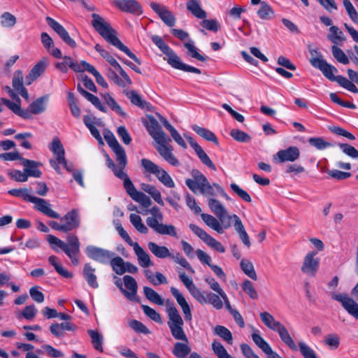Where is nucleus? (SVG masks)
Masks as SVG:
<instances>
[{
    "label": "nucleus",
    "mask_w": 358,
    "mask_h": 358,
    "mask_svg": "<svg viewBox=\"0 0 358 358\" xmlns=\"http://www.w3.org/2000/svg\"><path fill=\"white\" fill-rule=\"evenodd\" d=\"M31 203H34V208L36 210L46 216L51 218L60 219V223L55 221H50L48 222L49 226L54 230L67 233L80 227V220L78 210L76 209L69 211L64 217H60L58 213L51 209L50 203L45 199L34 196Z\"/></svg>",
    "instance_id": "f257e3e1"
},
{
    "label": "nucleus",
    "mask_w": 358,
    "mask_h": 358,
    "mask_svg": "<svg viewBox=\"0 0 358 358\" xmlns=\"http://www.w3.org/2000/svg\"><path fill=\"white\" fill-rule=\"evenodd\" d=\"M166 312L168 315V326L173 337L182 342H176L173 345L172 354L177 358H186L191 352L189 340L183 330V320L173 302L167 301Z\"/></svg>",
    "instance_id": "f03ea898"
},
{
    "label": "nucleus",
    "mask_w": 358,
    "mask_h": 358,
    "mask_svg": "<svg viewBox=\"0 0 358 358\" xmlns=\"http://www.w3.org/2000/svg\"><path fill=\"white\" fill-rule=\"evenodd\" d=\"M152 41L158 47V48L166 56L167 63L176 69L183 71L185 72L194 73L201 74L200 69L184 64L180 57L163 41V39L157 36H152Z\"/></svg>",
    "instance_id": "7ed1b4c3"
},
{
    "label": "nucleus",
    "mask_w": 358,
    "mask_h": 358,
    "mask_svg": "<svg viewBox=\"0 0 358 358\" xmlns=\"http://www.w3.org/2000/svg\"><path fill=\"white\" fill-rule=\"evenodd\" d=\"M95 30L110 44L114 45L120 50L124 52L138 65L141 64L140 59L117 38L116 31L110 24H92Z\"/></svg>",
    "instance_id": "20e7f679"
},
{
    "label": "nucleus",
    "mask_w": 358,
    "mask_h": 358,
    "mask_svg": "<svg viewBox=\"0 0 358 358\" xmlns=\"http://www.w3.org/2000/svg\"><path fill=\"white\" fill-rule=\"evenodd\" d=\"M192 178H187L185 180L186 185L194 193L198 192L201 194L212 198L216 195L213 185L208 181L206 177L199 170L193 169L191 171Z\"/></svg>",
    "instance_id": "39448f33"
},
{
    "label": "nucleus",
    "mask_w": 358,
    "mask_h": 358,
    "mask_svg": "<svg viewBox=\"0 0 358 358\" xmlns=\"http://www.w3.org/2000/svg\"><path fill=\"white\" fill-rule=\"evenodd\" d=\"M313 67L320 69L324 76L331 81H336L338 84L348 91L357 93L358 88L356 85L351 83L348 78L343 76H334V73L337 72V69L334 66L328 64L325 60H315L313 62Z\"/></svg>",
    "instance_id": "423d86ee"
},
{
    "label": "nucleus",
    "mask_w": 358,
    "mask_h": 358,
    "mask_svg": "<svg viewBox=\"0 0 358 358\" xmlns=\"http://www.w3.org/2000/svg\"><path fill=\"white\" fill-rule=\"evenodd\" d=\"M141 164L144 169L145 172L154 174L157 178L166 187L173 188L175 187V183L169 175V173L160 168L158 165L148 159H142Z\"/></svg>",
    "instance_id": "0eeeda50"
},
{
    "label": "nucleus",
    "mask_w": 358,
    "mask_h": 358,
    "mask_svg": "<svg viewBox=\"0 0 358 358\" xmlns=\"http://www.w3.org/2000/svg\"><path fill=\"white\" fill-rule=\"evenodd\" d=\"M189 229L192 232L201 238L208 246L220 253L225 252V248L222 244L209 235L206 231L194 224H189Z\"/></svg>",
    "instance_id": "6e6552de"
},
{
    "label": "nucleus",
    "mask_w": 358,
    "mask_h": 358,
    "mask_svg": "<svg viewBox=\"0 0 358 358\" xmlns=\"http://www.w3.org/2000/svg\"><path fill=\"white\" fill-rule=\"evenodd\" d=\"M332 299L340 302L347 313L358 320V303L345 293L332 294Z\"/></svg>",
    "instance_id": "1a4fd4ad"
},
{
    "label": "nucleus",
    "mask_w": 358,
    "mask_h": 358,
    "mask_svg": "<svg viewBox=\"0 0 358 358\" xmlns=\"http://www.w3.org/2000/svg\"><path fill=\"white\" fill-rule=\"evenodd\" d=\"M86 254L89 258L103 264H108L115 255L112 251L93 245L86 248Z\"/></svg>",
    "instance_id": "9d476101"
},
{
    "label": "nucleus",
    "mask_w": 358,
    "mask_h": 358,
    "mask_svg": "<svg viewBox=\"0 0 358 358\" xmlns=\"http://www.w3.org/2000/svg\"><path fill=\"white\" fill-rule=\"evenodd\" d=\"M317 254V252L311 251L306 255L301 267V271L303 273L312 277L315 276L320 266V259L316 257Z\"/></svg>",
    "instance_id": "9b49d317"
},
{
    "label": "nucleus",
    "mask_w": 358,
    "mask_h": 358,
    "mask_svg": "<svg viewBox=\"0 0 358 358\" xmlns=\"http://www.w3.org/2000/svg\"><path fill=\"white\" fill-rule=\"evenodd\" d=\"M113 5L122 12L134 15H141L143 13V7L137 0H113Z\"/></svg>",
    "instance_id": "f8f14e48"
},
{
    "label": "nucleus",
    "mask_w": 358,
    "mask_h": 358,
    "mask_svg": "<svg viewBox=\"0 0 358 358\" xmlns=\"http://www.w3.org/2000/svg\"><path fill=\"white\" fill-rule=\"evenodd\" d=\"M162 142L156 141L158 144V146L156 147V149L159 152V155L170 164L178 166L179 165V161L176 159V157L173 154L172 151L173 150V147L169 145V142H171V138L167 136L164 138Z\"/></svg>",
    "instance_id": "ddd939ff"
},
{
    "label": "nucleus",
    "mask_w": 358,
    "mask_h": 358,
    "mask_svg": "<svg viewBox=\"0 0 358 358\" xmlns=\"http://www.w3.org/2000/svg\"><path fill=\"white\" fill-rule=\"evenodd\" d=\"M201 217L208 227L218 234H223L224 229H229L231 225V220L224 219V221H221L210 214L202 213Z\"/></svg>",
    "instance_id": "4468645a"
},
{
    "label": "nucleus",
    "mask_w": 358,
    "mask_h": 358,
    "mask_svg": "<svg viewBox=\"0 0 358 358\" xmlns=\"http://www.w3.org/2000/svg\"><path fill=\"white\" fill-rule=\"evenodd\" d=\"M146 223L148 227L158 234L178 238L176 229L173 224H164L162 222H158L157 219L150 217H147Z\"/></svg>",
    "instance_id": "2eb2a0df"
},
{
    "label": "nucleus",
    "mask_w": 358,
    "mask_h": 358,
    "mask_svg": "<svg viewBox=\"0 0 358 358\" xmlns=\"http://www.w3.org/2000/svg\"><path fill=\"white\" fill-rule=\"evenodd\" d=\"M196 300L201 304H210L217 310L223 308L222 297L218 294L210 292H201L196 298Z\"/></svg>",
    "instance_id": "dca6fc26"
},
{
    "label": "nucleus",
    "mask_w": 358,
    "mask_h": 358,
    "mask_svg": "<svg viewBox=\"0 0 358 358\" xmlns=\"http://www.w3.org/2000/svg\"><path fill=\"white\" fill-rule=\"evenodd\" d=\"M49 65V61L47 57L40 59L31 69L28 75L25 78L26 85H31L35 80L41 76L45 71Z\"/></svg>",
    "instance_id": "f3484780"
},
{
    "label": "nucleus",
    "mask_w": 358,
    "mask_h": 358,
    "mask_svg": "<svg viewBox=\"0 0 358 358\" xmlns=\"http://www.w3.org/2000/svg\"><path fill=\"white\" fill-rule=\"evenodd\" d=\"M148 122L145 126L150 134L155 141L162 142L164 138L167 137L165 132L162 129L161 126L157 120L151 115L148 116Z\"/></svg>",
    "instance_id": "a211bd4d"
},
{
    "label": "nucleus",
    "mask_w": 358,
    "mask_h": 358,
    "mask_svg": "<svg viewBox=\"0 0 358 358\" xmlns=\"http://www.w3.org/2000/svg\"><path fill=\"white\" fill-rule=\"evenodd\" d=\"M67 250H66V255L71 259V262L74 265L78 264V255L80 252V243L76 236L73 234L67 236Z\"/></svg>",
    "instance_id": "6ab92c4d"
},
{
    "label": "nucleus",
    "mask_w": 358,
    "mask_h": 358,
    "mask_svg": "<svg viewBox=\"0 0 358 358\" xmlns=\"http://www.w3.org/2000/svg\"><path fill=\"white\" fill-rule=\"evenodd\" d=\"M208 206L211 212L215 214L220 220L224 221V219L234 220V215H229L227 209L220 201L213 198H208Z\"/></svg>",
    "instance_id": "aec40b11"
},
{
    "label": "nucleus",
    "mask_w": 358,
    "mask_h": 358,
    "mask_svg": "<svg viewBox=\"0 0 358 358\" xmlns=\"http://www.w3.org/2000/svg\"><path fill=\"white\" fill-rule=\"evenodd\" d=\"M123 281L124 286L129 290L122 289L123 295L131 301H138L136 296L138 285L136 280L132 276L127 275L123 277Z\"/></svg>",
    "instance_id": "412c9836"
},
{
    "label": "nucleus",
    "mask_w": 358,
    "mask_h": 358,
    "mask_svg": "<svg viewBox=\"0 0 358 358\" xmlns=\"http://www.w3.org/2000/svg\"><path fill=\"white\" fill-rule=\"evenodd\" d=\"M62 62L55 64V67L61 72L66 73L68 71V67L71 69L75 72H84L83 61L78 63L69 56H64L62 57Z\"/></svg>",
    "instance_id": "4be33fe9"
},
{
    "label": "nucleus",
    "mask_w": 358,
    "mask_h": 358,
    "mask_svg": "<svg viewBox=\"0 0 358 358\" xmlns=\"http://www.w3.org/2000/svg\"><path fill=\"white\" fill-rule=\"evenodd\" d=\"M150 6L164 22H173L175 17L172 12L165 6L152 1Z\"/></svg>",
    "instance_id": "5701e85b"
},
{
    "label": "nucleus",
    "mask_w": 358,
    "mask_h": 358,
    "mask_svg": "<svg viewBox=\"0 0 358 358\" xmlns=\"http://www.w3.org/2000/svg\"><path fill=\"white\" fill-rule=\"evenodd\" d=\"M300 155V151L296 146H290L287 149L279 150L276 157L278 162L284 163L285 162H294Z\"/></svg>",
    "instance_id": "b1692460"
},
{
    "label": "nucleus",
    "mask_w": 358,
    "mask_h": 358,
    "mask_svg": "<svg viewBox=\"0 0 358 358\" xmlns=\"http://www.w3.org/2000/svg\"><path fill=\"white\" fill-rule=\"evenodd\" d=\"M171 292L176 299L177 303L181 307L185 319L188 321L191 320V309L184 296L179 292L177 288L174 287H171Z\"/></svg>",
    "instance_id": "393cba45"
},
{
    "label": "nucleus",
    "mask_w": 358,
    "mask_h": 358,
    "mask_svg": "<svg viewBox=\"0 0 358 358\" xmlns=\"http://www.w3.org/2000/svg\"><path fill=\"white\" fill-rule=\"evenodd\" d=\"M48 100V96H43L36 99L29 105L25 111H27L29 114L30 119L33 117V115L42 113L46 110V102Z\"/></svg>",
    "instance_id": "a878e982"
},
{
    "label": "nucleus",
    "mask_w": 358,
    "mask_h": 358,
    "mask_svg": "<svg viewBox=\"0 0 358 358\" xmlns=\"http://www.w3.org/2000/svg\"><path fill=\"white\" fill-rule=\"evenodd\" d=\"M251 337L255 345L267 355L268 358H271L276 353L272 350L269 344L261 336L257 330H255L252 334Z\"/></svg>",
    "instance_id": "bb28decb"
},
{
    "label": "nucleus",
    "mask_w": 358,
    "mask_h": 358,
    "mask_svg": "<svg viewBox=\"0 0 358 358\" xmlns=\"http://www.w3.org/2000/svg\"><path fill=\"white\" fill-rule=\"evenodd\" d=\"M22 164L24 167V171L27 175V178L34 177L38 178L41 176L42 172L37 169L38 166L41 165L40 162L24 158L22 159Z\"/></svg>",
    "instance_id": "cd10ccee"
},
{
    "label": "nucleus",
    "mask_w": 358,
    "mask_h": 358,
    "mask_svg": "<svg viewBox=\"0 0 358 358\" xmlns=\"http://www.w3.org/2000/svg\"><path fill=\"white\" fill-rule=\"evenodd\" d=\"M134 253L137 257L138 264L143 267L146 268L152 266V262L150 259L149 255L143 250L138 243L132 246Z\"/></svg>",
    "instance_id": "c85d7f7f"
},
{
    "label": "nucleus",
    "mask_w": 358,
    "mask_h": 358,
    "mask_svg": "<svg viewBox=\"0 0 358 358\" xmlns=\"http://www.w3.org/2000/svg\"><path fill=\"white\" fill-rule=\"evenodd\" d=\"M83 274L90 287L93 289L99 287L97 277L95 274V268H93L90 263H87L84 265Z\"/></svg>",
    "instance_id": "c756f323"
},
{
    "label": "nucleus",
    "mask_w": 358,
    "mask_h": 358,
    "mask_svg": "<svg viewBox=\"0 0 358 358\" xmlns=\"http://www.w3.org/2000/svg\"><path fill=\"white\" fill-rule=\"evenodd\" d=\"M274 331L278 333L282 341L291 350L294 351H296L298 350L295 342L289 335L286 327L282 324L280 323V324H278Z\"/></svg>",
    "instance_id": "7c9ffc66"
},
{
    "label": "nucleus",
    "mask_w": 358,
    "mask_h": 358,
    "mask_svg": "<svg viewBox=\"0 0 358 358\" xmlns=\"http://www.w3.org/2000/svg\"><path fill=\"white\" fill-rule=\"evenodd\" d=\"M126 96L130 100L131 103L141 109H147L152 110V106L145 100L143 99L141 96L135 91L130 90L126 92Z\"/></svg>",
    "instance_id": "2f4dec72"
},
{
    "label": "nucleus",
    "mask_w": 358,
    "mask_h": 358,
    "mask_svg": "<svg viewBox=\"0 0 358 358\" xmlns=\"http://www.w3.org/2000/svg\"><path fill=\"white\" fill-rule=\"evenodd\" d=\"M233 217L234 227L235 230L238 234L239 238H241L244 245H245L248 248L250 247V238L245 229L242 221L241 220L240 217L235 214L234 215Z\"/></svg>",
    "instance_id": "473e14b6"
},
{
    "label": "nucleus",
    "mask_w": 358,
    "mask_h": 358,
    "mask_svg": "<svg viewBox=\"0 0 358 358\" xmlns=\"http://www.w3.org/2000/svg\"><path fill=\"white\" fill-rule=\"evenodd\" d=\"M1 101L4 105H6L10 110H11L15 114L25 120H30V115L28 113V112L21 108L20 102L14 103L6 98H1Z\"/></svg>",
    "instance_id": "72a5a7b5"
},
{
    "label": "nucleus",
    "mask_w": 358,
    "mask_h": 358,
    "mask_svg": "<svg viewBox=\"0 0 358 358\" xmlns=\"http://www.w3.org/2000/svg\"><path fill=\"white\" fill-rule=\"evenodd\" d=\"M148 247L150 251L157 258L165 259L171 257V252L166 246L159 245L154 242H149Z\"/></svg>",
    "instance_id": "f704fd0d"
},
{
    "label": "nucleus",
    "mask_w": 358,
    "mask_h": 358,
    "mask_svg": "<svg viewBox=\"0 0 358 358\" xmlns=\"http://www.w3.org/2000/svg\"><path fill=\"white\" fill-rule=\"evenodd\" d=\"M52 29L60 36V38L70 47L76 46V41L72 39L68 31L62 26L61 24H51Z\"/></svg>",
    "instance_id": "c9c22d12"
},
{
    "label": "nucleus",
    "mask_w": 358,
    "mask_h": 358,
    "mask_svg": "<svg viewBox=\"0 0 358 358\" xmlns=\"http://www.w3.org/2000/svg\"><path fill=\"white\" fill-rule=\"evenodd\" d=\"M49 149L55 155L58 162L65 158V150L64 146L57 137L53 138L49 146Z\"/></svg>",
    "instance_id": "e433bc0d"
},
{
    "label": "nucleus",
    "mask_w": 358,
    "mask_h": 358,
    "mask_svg": "<svg viewBox=\"0 0 358 358\" xmlns=\"http://www.w3.org/2000/svg\"><path fill=\"white\" fill-rule=\"evenodd\" d=\"M87 334L91 338V343L93 348L99 351L102 352L103 349V336L101 334H100L96 330L89 329L87 330Z\"/></svg>",
    "instance_id": "4c0bfd02"
},
{
    "label": "nucleus",
    "mask_w": 358,
    "mask_h": 358,
    "mask_svg": "<svg viewBox=\"0 0 358 358\" xmlns=\"http://www.w3.org/2000/svg\"><path fill=\"white\" fill-rule=\"evenodd\" d=\"M116 177L120 179L123 180L124 181V187L127 192V193L131 196L132 199L133 196L136 195V192L138 191L136 189L131 180L129 179L128 176L124 171H118V173H116Z\"/></svg>",
    "instance_id": "58836bf2"
},
{
    "label": "nucleus",
    "mask_w": 358,
    "mask_h": 358,
    "mask_svg": "<svg viewBox=\"0 0 358 358\" xmlns=\"http://www.w3.org/2000/svg\"><path fill=\"white\" fill-rule=\"evenodd\" d=\"M179 278L187 287L191 295L196 299L201 291L194 284L192 280L187 277L184 272H179Z\"/></svg>",
    "instance_id": "ea45409f"
},
{
    "label": "nucleus",
    "mask_w": 358,
    "mask_h": 358,
    "mask_svg": "<svg viewBox=\"0 0 358 358\" xmlns=\"http://www.w3.org/2000/svg\"><path fill=\"white\" fill-rule=\"evenodd\" d=\"M83 66H84V71H87L92 73L95 79L96 83L103 87L107 88L108 87L107 82L104 79V78L99 73V71L93 66L87 62L83 60Z\"/></svg>",
    "instance_id": "a19ab883"
},
{
    "label": "nucleus",
    "mask_w": 358,
    "mask_h": 358,
    "mask_svg": "<svg viewBox=\"0 0 358 358\" xmlns=\"http://www.w3.org/2000/svg\"><path fill=\"white\" fill-rule=\"evenodd\" d=\"M141 189L149 194L158 204L162 206H164V202L162 199L161 193L155 186L143 183L141 185Z\"/></svg>",
    "instance_id": "79ce46f5"
},
{
    "label": "nucleus",
    "mask_w": 358,
    "mask_h": 358,
    "mask_svg": "<svg viewBox=\"0 0 358 358\" xmlns=\"http://www.w3.org/2000/svg\"><path fill=\"white\" fill-rule=\"evenodd\" d=\"M192 129L201 137L206 141L213 142L217 144V138L213 132L204 127H199L196 124L192 126Z\"/></svg>",
    "instance_id": "37998d69"
},
{
    "label": "nucleus",
    "mask_w": 358,
    "mask_h": 358,
    "mask_svg": "<svg viewBox=\"0 0 358 358\" xmlns=\"http://www.w3.org/2000/svg\"><path fill=\"white\" fill-rule=\"evenodd\" d=\"M257 15L262 20H271L274 17L275 13L268 4L262 1L257 10Z\"/></svg>",
    "instance_id": "c03bdc74"
},
{
    "label": "nucleus",
    "mask_w": 358,
    "mask_h": 358,
    "mask_svg": "<svg viewBox=\"0 0 358 358\" xmlns=\"http://www.w3.org/2000/svg\"><path fill=\"white\" fill-rule=\"evenodd\" d=\"M240 267L242 271L249 278L254 280H257V275L255 270L253 264L246 259H243L240 263Z\"/></svg>",
    "instance_id": "a18cd8bd"
},
{
    "label": "nucleus",
    "mask_w": 358,
    "mask_h": 358,
    "mask_svg": "<svg viewBox=\"0 0 358 358\" xmlns=\"http://www.w3.org/2000/svg\"><path fill=\"white\" fill-rule=\"evenodd\" d=\"M187 8L196 17L201 20L206 18V12L196 0H189L187 3Z\"/></svg>",
    "instance_id": "49530a36"
},
{
    "label": "nucleus",
    "mask_w": 358,
    "mask_h": 358,
    "mask_svg": "<svg viewBox=\"0 0 358 358\" xmlns=\"http://www.w3.org/2000/svg\"><path fill=\"white\" fill-rule=\"evenodd\" d=\"M329 34L327 38L331 41L335 45L343 42L345 40L344 34L337 27L332 26L329 29Z\"/></svg>",
    "instance_id": "de8ad7c7"
},
{
    "label": "nucleus",
    "mask_w": 358,
    "mask_h": 358,
    "mask_svg": "<svg viewBox=\"0 0 358 358\" xmlns=\"http://www.w3.org/2000/svg\"><path fill=\"white\" fill-rule=\"evenodd\" d=\"M214 334L220 336L223 341L229 344H232L233 336L231 332L225 327L222 325H217L214 328Z\"/></svg>",
    "instance_id": "09e8293b"
},
{
    "label": "nucleus",
    "mask_w": 358,
    "mask_h": 358,
    "mask_svg": "<svg viewBox=\"0 0 358 358\" xmlns=\"http://www.w3.org/2000/svg\"><path fill=\"white\" fill-rule=\"evenodd\" d=\"M129 220L132 225L138 232L143 234L148 233V229L143 222L141 216L135 213H131L129 215Z\"/></svg>",
    "instance_id": "8fccbe9b"
},
{
    "label": "nucleus",
    "mask_w": 358,
    "mask_h": 358,
    "mask_svg": "<svg viewBox=\"0 0 358 358\" xmlns=\"http://www.w3.org/2000/svg\"><path fill=\"white\" fill-rule=\"evenodd\" d=\"M109 262L115 273L117 275H122L124 273L126 262H124L122 257L119 256L115 257L114 255L112 259H110Z\"/></svg>",
    "instance_id": "3c124183"
},
{
    "label": "nucleus",
    "mask_w": 358,
    "mask_h": 358,
    "mask_svg": "<svg viewBox=\"0 0 358 358\" xmlns=\"http://www.w3.org/2000/svg\"><path fill=\"white\" fill-rule=\"evenodd\" d=\"M143 292L145 297L151 302L162 306L164 304V299L161 297V296L153 289L149 287H143Z\"/></svg>",
    "instance_id": "603ef678"
},
{
    "label": "nucleus",
    "mask_w": 358,
    "mask_h": 358,
    "mask_svg": "<svg viewBox=\"0 0 358 358\" xmlns=\"http://www.w3.org/2000/svg\"><path fill=\"white\" fill-rule=\"evenodd\" d=\"M103 99L106 104H107L113 110L115 111L119 115L125 117L126 113L122 109L120 106L116 101L108 93L103 95Z\"/></svg>",
    "instance_id": "864d4df0"
},
{
    "label": "nucleus",
    "mask_w": 358,
    "mask_h": 358,
    "mask_svg": "<svg viewBox=\"0 0 358 358\" xmlns=\"http://www.w3.org/2000/svg\"><path fill=\"white\" fill-rule=\"evenodd\" d=\"M115 154V159L122 171L127 164V155L124 149L121 145H117L116 148L112 149Z\"/></svg>",
    "instance_id": "5fc2aeb1"
},
{
    "label": "nucleus",
    "mask_w": 358,
    "mask_h": 358,
    "mask_svg": "<svg viewBox=\"0 0 358 358\" xmlns=\"http://www.w3.org/2000/svg\"><path fill=\"white\" fill-rule=\"evenodd\" d=\"M259 316L263 323L273 331L277 328L278 324H280V322L275 320L273 316L268 312L261 313Z\"/></svg>",
    "instance_id": "6e6d98bb"
},
{
    "label": "nucleus",
    "mask_w": 358,
    "mask_h": 358,
    "mask_svg": "<svg viewBox=\"0 0 358 358\" xmlns=\"http://www.w3.org/2000/svg\"><path fill=\"white\" fill-rule=\"evenodd\" d=\"M194 151L196 153L199 159L204 165L213 171H216L215 165L213 164V162L211 161V159L201 146H199Z\"/></svg>",
    "instance_id": "4d7b16f0"
},
{
    "label": "nucleus",
    "mask_w": 358,
    "mask_h": 358,
    "mask_svg": "<svg viewBox=\"0 0 358 358\" xmlns=\"http://www.w3.org/2000/svg\"><path fill=\"white\" fill-rule=\"evenodd\" d=\"M8 194L16 197L22 198L24 201L31 202L34 196L30 195L29 190L27 188L12 189L8 191Z\"/></svg>",
    "instance_id": "13d9d810"
},
{
    "label": "nucleus",
    "mask_w": 358,
    "mask_h": 358,
    "mask_svg": "<svg viewBox=\"0 0 358 358\" xmlns=\"http://www.w3.org/2000/svg\"><path fill=\"white\" fill-rule=\"evenodd\" d=\"M299 350L304 358H317V354L313 349L303 341L299 342Z\"/></svg>",
    "instance_id": "bf43d9fd"
},
{
    "label": "nucleus",
    "mask_w": 358,
    "mask_h": 358,
    "mask_svg": "<svg viewBox=\"0 0 358 358\" xmlns=\"http://www.w3.org/2000/svg\"><path fill=\"white\" fill-rule=\"evenodd\" d=\"M332 54L334 57L338 62L343 64H348L350 62V60L345 53L338 46L334 45L331 48Z\"/></svg>",
    "instance_id": "052dcab7"
},
{
    "label": "nucleus",
    "mask_w": 358,
    "mask_h": 358,
    "mask_svg": "<svg viewBox=\"0 0 358 358\" xmlns=\"http://www.w3.org/2000/svg\"><path fill=\"white\" fill-rule=\"evenodd\" d=\"M243 290L252 299L258 298V293L255 289L253 284L249 280H245L242 283Z\"/></svg>",
    "instance_id": "680f3d73"
},
{
    "label": "nucleus",
    "mask_w": 358,
    "mask_h": 358,
    "mask_svg": "<svg viewBox=\"0 0 358 358\" xmlns=\"http://www.w3.org/2000/svg\"><path fill=\"white\" fill-rule=\"evenodd\" d=\"M230 135L234 140L238 142L246 143L249 142L251 139L248 134L237 129H231L230 131Z\"/></svg>",
    "instance_id": "e2e57ef3"
},
{
    "label": "nucleus",
    "mask_w": 358,
    "mask_h": 358,
    "mask_svg": "<svg viewBox=\"0 0 358 358\" xmlns=\"http://www.w3.org/2000/svg\"><path fill=\"white\" fill-rule=\"evenodd\" d=\"M308 143L317 150H324L331 146V144L329 142L324 141L320 137L310 138L308 139Z\"/></svg>",
    "instance_id": "0e129e2a"
},
{
    "label": "nucleus",
    "mask_w": 358,
    "mask_h": 358,
    "mask_svg": "<svg viewBox=\"0 0 358 358\" xmlns=\"http://www.w3.org/2000/svg\"><path fill=\"white\" fill-rule=\"evenodd\" d=\"M23 73L20 70H17L14 73L12 85L16 91H20L21 89L24 87L23 86Z\"/></svg>",
    "instance_id": "69168bd1"
},
{
    "label": "nucleus",
    "mask_w": 358,
    "mask_h": 358,
    "mask_svg": "<svg viewBox=\"0 0 358 358\" xmlns=\"http://www.w3.org/2000/svg\"><path fill=\"white\" fill-rule=\"evenodd\" d=\"M141 307L144 313L152 320L159 324L162 322L160 315L157 312H156L153 308L146 305H142Z\"/></svg>",
    "instance_id": "338daca9"
},
{
    "label": "nucleus",
    "mask_w": 358,
    "mask_h": 358,
    "mask_svg": "<svg viewBox=\"0 0 358 358\" xmlns=\"http://www.w3.org/2000/svg\"><path fill=\"white\" fill-rule=\"evenodd\" d=\"M343 3L346 13L349 15L351 20L354 22H357L358 13L352 3L349 0L343 1Z\"/></svg>",
    "instance_id": "774afa93"
}]
</instances>
